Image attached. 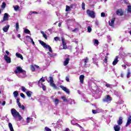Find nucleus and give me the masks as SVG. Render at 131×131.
<instances>
[{
	"label": "nucleus",
	"mask_w": 131,
	"mask_h": 131,
	"mask_svg": "<svg viewBox=\"0 0 131 131\" xmlns=\"http://www.w3.org/2000/svg\"><path fill=\"white\" fill-rule=\"evenodd\" d=\"M15 72L17 76L21 78L26 77V71L24 70L20 67H17Z\"/></svg>",
	"instance_id": "nucleus-1"
},
{
	"label": "nucleus",
	"mask_w": 131,
	"mask_h": 131,
	"mask_svg": "<svg viewBox=\"0 0 131 131\" xmlns=\"http://www.w3.org/2000/svg\"><path fill=\"white\" fill-rule=\"evenodd\" d=\"M11 113L13 117L15 120H17V117H18L19 121H21V120H22V119H23V118H22V116L20 115V113L17 112V111L15 108H12L11 110Z\"/></svg>",
	"instance_id": "nucleus-2"
},
{
	"label": "nucleus",
	"mask_w": 131,
	"mask_h": 131,
	"mask_svg": "<svg viewBox=\"0 0 131 131\" xmlns=\"http://www.w3.org/2000/svg\"><path fill=\"white\" fill-rule=\"evenodd\" d=\"M47 80L48 82H49L50 84V86H52L54 89H55L57 90L58 88H57V86L56 85V84L54 83V78L53 77L50 76L48 78V79H47Z\"/></svg>",
	"instance_id": "nucleus-3"
},
{
	"label": "nucleus",
	"mask_w": 131,
	"mask_h": 131,
	"mask_svg": "<svg viewBox=\"0 0 131 131\" xmlns=\"http://www.w3.org/2000/svg\"><path fill=\"white\" fill-rule=\"evenodd\" d=\"M39 43H40V45H41V46H42V47H43V48H46V49H48L50 53H53V50H52V48L51 47V46L47 45V43H45V42L41 40H39Z\"/></svg>",
	"instance_id": "nucleus-4"
},
{
	"label": "nucleus",
	"mask_w": 131,
	"mask_h": 131,
	"mask_svg": "<svg viewBox=\"0 0 131 131\" xmlns=\"http://www.w3.org/2000/svg\"><path fill=\"white\" fill-rule=\"evenodd\" d=\"M63 48L59 47V50H66L67 49V45L66 44V41L63 37H61Z\"/></svg>",
	"instance_id": "nucleus-5"
},
{
	"label": "nucleus",
	"mask_w": 131,
	"mask_h": 131,
	"mask_svg": "<svg viewBox=\"0 0 131 131\" xmlns=\"http://www.w3.org/2000/svg\"><path fill=\"white\" fill-rule=\"evenodd\" d=\"M86 13L88 15V16H89V17H91V18H95V12L93 11H91L90 10H88L86 11Z\"/></svg>",
	"instance_id": "nucleus-6"
},
{
	"label": "nucleus",
	"mask_w": 131,
	"mask_h": 131,
	"mask_svg": "<svg viewBox=\"0 0 131 131\" xmlns=\"http://www.w3.org/2000/svg\"><path fill=\"white\" fill-rule=\"evenodd\" d=\"M9 17H10V15L8 13H5L3 19L1 21V23H3L5 21H8L9 20Z\"/></svg>",
	"instance_id": "nucleus-7"
},
{
	"label": "nucleus",
	"mask_w": 131,
	"mask_h": 131,
	"mask_svg": "<svg viewBox=\"0 0 131 131\" xmlns=\"http://www.w3.org/2000/svg\"><path fill=\"white\" fill-rule=\"evenodd\" d=\"M111 97H110V95H107L106 97L103 99V102L106 103H110L111 102Z\"/></svg>",
	"instance_id": "nucleus-8"
},
{
	"label": "nucleus",
	"mask_w": 131,
	"mask_h": 131,
	"mask_svg": "<svg viewBox=\"0 0 131 131\" xmlns=\"http://www.w3.org/2000/svg\"><path fill=\"white\" fill-rule=\"evenodd\" d=\"M43 78V77L41 78L40 80L38 81V85L41 88L42 85H43V84H42V82H45L46 81V80L42 79Z\"/></svg>",
	"instance_id": "nucleus-9"
},
{
	"label": "nucleus",
	"mask_w": 131,
	"mask_h": 131,
	"mask_svg": "<svg viewBox=\"0 0 131 131\" xmlns=\"http://www.w3.org/2000/svg\"><path fill=\"white\" fill-rule=\"evenodd\" d=\"M4 59L8 63H11V57L8 56V55L6 54L4 55Z\"/></svg>",
	"instance_id": "nucleus-10"
},
{
	"label": "nucleus",
	"mask_w": 131,
	"mask_h": 131,
	"mask_svg": "<svg viewBox=\"0 0 131 131\" xmlns=\"http://www.w3.org/2000/svg\"><path fill=\"white\" fill-rule=\"evenodd\" d=\"M59 87L61 88L62 90L64 91V92H66L67 94H70V91H69V89L66 88V87L61 85H60Z\"/></svg>",
	"instance_id": "nucleus-11"
},
{
	"label": "nucleus",
	"mask_w": 131,
	"mask_h": 131,
	"mask_svg": "<svg viewBox=\"0 0 131 131\" xmlns=\"http://www.w3.org/2000/svg\"><path fill=\"white\" fill-rule=\"evenodd\" d=\"M115 21V18H112L111 21L108 22V24L110 26H112V27H114V22Z\"/></svg>",
	"instance_id": "nucleus-12"
},
{
	"label": "nucleus",
	"mask_w": 131,
	"mask_h": 131,
	"mask_svg": "<svg viewBox=\"0 0 131 131\" xmlns=\"http://www.w3.org/2000/svg\"><path fill=\"white\" fill-rule=\"evenodd\" d=\"M123 118L122 117H119V120L117 121L118 125H121V124H122V123L123 122Z\"/></svg>",
	"instance_id": "nucleus-13"
},
{
	"label": "nucleus",
	"mask_w": 131,
	"mask_h": 131,
	"mask_svg": "<svg viewBox=\"0 0 131 131\" xmlns=\"http://www.w3.org/2000/svg\"><path fill=\"white\" fill-rule=\"evenodd\" d=\"M69 61H70V59L69 58H67L63 61L64 66L68 65V64L69 63Z\"/></svg>",
	"instance_id": "nucleus-14"
},
{
	"label": "nucleus",
	"mask_w": 131,
	"mask_h": 131,
	"mask_svg": "<svg viewBox=\"0 0 131 131\" xmlns=\"http://www.w3.org/2000/svg\"><path fill=\"white\" fill-rule=\"evenodd\" d=\"M116 13L118 16H122L123 15V12H122V10L121 9L118 10Z\"/></svg>",
	"instance_id": "nucleus-15"
},
{
	"label": "nucleus",
	"mask_w": 131,
	"mask_h": 131,
	"mask_svg": "<svg viewBox=\"0 0 131 131\" xmlns=\"http://www.w3.org/2000/svg\"><path fill=\"white\" fill-rule=\"evenodd\" d=\"M118 63V56H116L113 62V65L115 66Z\"/></svg>",
	"instance_id": "nucleus-16"
},
{
	"label": "nucleus",
	"mask_w": 131,
	"mask_h": 131,
	"mask_svg": "<svg viewBox=\"0 0 131 131\" xmlns=\"http://www.w3.org/2000/svg\"><path fill=\"white\" fill-rule=\"evenodd\" d=\"M9 28H10V25H8L7 26H5L4 28H3V31L4 32H8V30H9Z\"/></svg>",
	"instance_id": "nucleus-17"
},
{
	"label": "nucleus",
	"mask_w": 131,
	"mask_h": 131,
	"mask_svg": "<svg viewBox=\"0 0 131 131\" xmlns=\"http://www.w3.org/2000/svg\"><path fill=\"white\" fill-rule=\"evenodd\" d=\"M114 128L115 131H119L120 130V126L119 125H115L114 126Z\"/></svg>",
	"instance_id": "nucleus-18"
},
{
	"label": "nucleus",
	"mask_w": 131,
	"mask_h": 131,
	"mask_svg": "<svg viewBox=\"0 0 131 131\" xmlns=\"http://www.w3.org/2000/svg\"><path fill=\"white\" fill-rule=\"evenodd\" d=\"M131 123V116H130L127 119V123L126 124V126H128Z\"/></svg>",
	"instance_id": "nucleus-19"
},
{
	"label": "nucleus",
	"mask_w": 131,
	"mask_h": 131,
	"mask_svg": "<svg viewBox=\"0 0 131 131\" xmlns=\"http://www.w3.org/2000/svg\"><path fill=\"white\" fill-rule=\"evenodd\" d=\"M15 56L16 57H17V58H19L20 59H21V60H23V56H22V54H20L19 53H16L15 54Z\"/></svg>",
	"instance_id": "nucleus-20"
},
{
	"label": "nucleus",
	"mask_w": 131,
	"mask_h": 131,
	"mask_svg": "<svg viewBox=\"0 0 131 131\" xmlns=\"http://www.w3.org/2000/svg\"><path fill=\"white\" fill-rule=\"evenodd\" d=\"M79 79L81 83H83V80L84 79V76L83 75H81L79 77Z\"/></svg>",
	"instance_id": "nucleus-21"
},
{
	"label": "nucleus",
	"mask_w": 131,
	"mask_h": 131,
	"mask_svg": "<svg viewBox=\"0 0 131 131\" xmlns=\"http://www.w3.org/2000/svg\"><path fill=\"white\" fill-rule=\"evenodd\" d=\"M26 93L29 98H31V96H32V94H33L31 91H27Z\"/></svg>",
	"instance_id": "nucleus-22"
},
{
	"label": "nucleus",
	"mask_w": 131,
	"mask_h": 131,
	"mask_svg": "<svg viewBox=\"0 0 131 131\" xmlns=\"http://www.w3.org/2000/svg\"><path fill=\"white\" fill-rule=\"evenodd\" d=\"M8 126L10 131H14V128L13 127V125H12V123H9Z\"/></svg>",
	"instance_id": "nucleus-23"
},
{
	"label": "nucleus",
	"mask_w": 131,
	"mask_h": 131,
	"mask_svg": "<svg viewBox=\"0 0 131 131\" xmlns=\"http://www.w3.org/2000/svg\"><path fill=\"white\" fill-rule=\"evenodd\" d=\"M40 33H41L43 37H44V38H45V39H48V37L47 36V34H46V33H45L44 31H41Z\"/></svg>",
	"instance_id": "nucleus-24"
},
{
	"label": "nucleus",
	"mask_w": 131,
	"mask_h": 131,
	"mask_svg": "<svg viewBox=\"0 0 131 131\" xmlns=\"http://www.w3.org/2000/svg\"><path fill=\"white\" fill-rule=\"evenodd\" d=\"M24 29L25 33L26 34H31V33L30 32V31L28 30V29L24 28Z\"/></svg>",
	"instance_id": "nucleus-25"
},
{
	"label": "nucleus",
	"mask_w": 131,
	"mask_h": 131,
	"mask_svg": "<svg viewBox=\"0 0 131 131\" xmlns=\"http://www.w3.org/2000/svg\"><path fill=\"white\" fill-rule=\"evenodd\" d=\"M47 54L50 56V57H51V58H53L56 56V53H53V52H48Z\"/></svg>",
	"instance_id": "nucleus-26"
},
{
	"label": "nucleus",
	"mask_w": 131,
	"mask_h": 131,
	"mask_svg": "<svg viewBox=\"0 0 131 131\" xmlns=\"http://www.w3.org/2000/svg\"><path fill=\"white\" fill-rule=\"evenodd\" d=\"M26 39L27 41H31L32 40V38L30 36H26Z\"/></svg>",
	"instance_id": "nucleus-27"
},
{
	"label": "nucleus",
	"mask_w": 131,
	"mask_h": 131,
	"mask_svg": "<svg viewBox=\"0 0 131 131\" xmlns=\"http://www.w3.org/2000/svg\"><path fill=\"white\" fill-rule=\"evenodd\" d=\"M55 106H57L58 104H59V103H60V100H59L58 99H54V101Z\"/></svg>",
	"instance_id": "nucleus-28"
},
{
	"label": "nucleus",
	"mask_w": 131,
	"mask_h": 131,
	"mask_svg": "<svg viewBox=\"0 0 131 131\" xmlns=\"http://www.w3.org/2000/svg\"><path fill=\"white\" fill-rule=\"evenodd\" d=\"M61 99L63 100V102H65V103H67L69 101V100H68L67 99H66V96L61 97Z\"/></svg>",
	"instance_id": "nucleus-29"
},
{
	"label": "nucleus",
	"mask_w": 131,
	"mask_h": 131,
	"mask_svg": "<svg viewBox=\"0 0 131 131\" xmlns=\"http://www.w3.org/2000/svg\"><path fill=\"white\" fill-rule=\"evenodd\" d=\"M17 105L19 108H20L23 110H24V109H25V106H24V105H21V103H17Z\"/></svg>",
	"instance_id": "nucleus-30"
},
{
	"label": "nucleus",
	"mask_w": 131,
	"mask_h": 131,
	"mask_svg": "<svg viewBox=\"0 0 131 131\" xmlns=\"http://www.w3.org/2000/svg\"><path fill=\"white\" fill-rule=\"evenodd\" d=\"M126 76L127 78H129L130 76V70L129 69L127 70V73Z\"/></svg>",
	"instance_id": "nucleus-31"
},
{
	"label": "nucleus",
	"mask_w": 131,
	"mask_h": 131,
	"mask_svg": "<svg viewBox=\"0 0 131 131\" xmlns=\"http://www.w3.org/2000/svg\"><path fill=\"white\" fill-rule=\"evenodd\" d=\"M19 95V93H18V91H14L13 92V96L14 98H17L18 97V95Z\"/></svg>",
	"instance_id": "nucleus-32"
},
{
	"label": "nucleus",
	"mask_w": 131,
	"mask_h": 131,
	"mask_svg": "<svg viewBox=\"0 0 131 131\" xmlns=\"http://www.w3.org/2000/svg\"><path fill=\"white\" fill-rule=\"evenodd\" d=\"M99 111H101V110H92V113H93V114H97V113H99V112H100Z\"/></svg>",
	"instance_id": "nucleus-33"
},
{
	"label": "nucleus",
	"mask_w": 131,
	"mask_h": 131,
	"mask_svg": "<svg viewBox=\"0 0 131 131\" xmlns=\"http://www.w3.org/2000/svg\"><path fill=\"white\" fill-rule=\"evenodd\" d=\"M13 8H14V11H18V10L19 9V7L18 5L13 6Z\"/></svg>",
	"instance_id": "nucleus-34"
},
{
	"label": "nucleus",
	"mask_w": 131,
	"mask_h": 131,
	"mask_svg": "<svg viewBox=\"0 0 131 131\" xmlns=\"http://www.w3.org/2000/svg\"><path fill=\"white\" fill-rule=\"evenodd\" d=\"M6 6H7V4H6V3L3 2L2 6H1V8L3 10H5V8H6Z\"/></svg>",
	"instance_id": "nucleus-35"
},
{
	"label": "nucleus",
	"mask_w": 131,
	"mask_h": 131,
	"mask_svg": "<svg viewBox=\"0 0 131 131\" xmlns=\"http://www.w3.org/2000/svg\"><path fill=\"white\" fill-rule=\"evenodd\" d=\"M21 91L24 93H26V92H27V89H26V88L23 86H21Z\"/></svg>",
	"instance_id": "nucleus-36"
},
{
	"label": "nucleus",
	"mask_w": 131,
	"mask_h": 131,
	"mask_svg": "<svg viewBox=\"0 0 131 131\" xmlns=\"http://www.w3.org/2000/svg\"><path fill=\"white\" fill-rule=\"evenodd\" d=\"M69 102L71 105H72V104H75V102H74V100L69 99Z\"/></svg>",
	"instance_id": "nucleus-37"
},
{
	"label": "nucleus",
	"mask_w": 131,
	"mask_h": 131,
	"mask_svg": "<svg viewBox=\"0 0 131 131\" xmlns=\"http://www.w3.org/2000/svg\"><path fill=\"white\" fill-rule=\"evenodd\" d=\"M94 46H99V41L98 40H95L94 42Z\"/></svg>",
	"instance_id": "nucleus-38"
},
{
	"label": "nucleus",
	"mask_w": 131,
	"mask_h": 131,
	"mask_svg": "<svg viewBox=\"0 0 131 131\" xmlns=\"http://www.w3.org/2000/svg\"><path fill=\"white\" fill-rule=\"evenodd\" d=\"M15 29L17 31L19 30V23H16Z\"/></svg>",
	"instance_id": "nucleus-39"
},
{
	"label": "nucleus",
	"mask_w": 131,
	"mask_h": 131,
	"mask_svg": "<svg viewBox=\"0 0 131 131\" xmlns=\"http://www.w3.org/2000/svg\"><path fill=\"white\" fill-rule=\"evenodd\" d=\"M83 60L85 65H86V63L89 62V58L88 57H86L85 59H83Z\"/></svg>",
	"instance_id": "nucleus-40"
},
{
	"label": "nucleus",
	"mask_w": 131,
	"mask_h": 131,
	"mask_svg": "<svg viewBox=\"0 0 131 131\" xmlns=\"http://www.w3.org/2000/svg\"><path fill=\"white\" fill-rule=\"evenodd\" d=\"M128 13H131V6H127V10Z\"/></svg>",
	"instance_id": "nucleus-41"
},
{
	"label": "nucleus",
	"mask_w": 131,
	"mask_h": 131,
	"mask_svg": "<svg viewBox=\"0 0 131 131\" xmlns=\"http://www.w3.org/2000/svg\"><path fill=\"white\" fill-rule=\"evenodd\" d=\"M31 70L32 71H35V67L33 65L31 66Z\"/></svg>",
	"instance_id": "nucleus-42"
},
{
	"label": "nucleus",
	"mask_w": 131,
	"mask_h": 131,
	"mask_svg": "<svg viewBox=\"0 0 131 131\" xmlns=\"http://www.w3.org/2000/svg\"><path fill=\"white\" fill-rule=\"evenodd\" d=\"M88 29V32L90 33L92 32V28L90 26L88 27L87 28Z\"/></svg>",
	"instance_id": "nucleus-43"
},
{
	"label": "nucleus",
	"mask_w": 131,
	"mask_h": 131,
	"mask_svg": "<svg viewBox=\"0 0 131 131\" xmlns=\"http://www.w3.org/2000/svg\"><path fill=\"white\" fill-rule=\"evenodd\" d=\"M69 11H70V7L67 5L66 9V12H68Z\"/></svg>",
	"instance_id": "nucleus-44"
},
{
	"label": "nucleus",
	"mask_w": 131,
	"mask_h": 131,
	"mask_svg": "<svg viewBox=\"0 0 131 131\" xmlns=\"http://www.w3.org/2000/svg\"><path fill=\"white\" fill-rule=\"evenodd\" d=\"M85 4H84V3H82V8L83 9V10H85Z\"/></svg>",
	"instance_id": "nucleus-45"
},
{
	"label": "nucleus",
	"mask_w": 131,
	"mask_h": 131,
	"mask_svg": "<svg viewBox=\"0 0 131 131\" xmlns=\"http://www.w3.org/2000/svg\"><path fill=\"white\" fill-rule=\"evenodd\" d=\"M40 88H41L43 90V91H46L47 88H46V85L43 84Z\"/></svg>",
	"instance_id": "nucleus-46"
},
{
	"label": "nucleus",
	"mask_w": 131,
	"mask_h": 131,
	"mask_svg": "<svg viewBox=\"0 0 131 131\" xmlns=\"http://www.w3.org/2000/svg\"><path fill=\"white\" fill-rule=\"evenodd\" d=\"M20 97H21V98H23V99H25V95H24V94L20 93Z\"/></svg>",
	"instance_id": "nucleus-47"
},
{
	"label": "nucleus",
	"mask_w": 131,
	"mask_h": 131,
	"mask_svg": "<svg viewBox=\"0 0 131 131\" xmlns=\"http://www.w3.org/2000/svg\"><path fill=\"white\" fill-rule=\"evenodd\" d=\"M32 14H37V12L35 11H31L29 13L30 15H32Z\"/></svg>",
	"instance_id": "nucleus-48"
},
{
	"label": "nucleus",
	"mask_w": 131,
	"mask_h": 131,
	"mask_svg": "<svg viewBox=\"0 0 131 131\" xmlns=\"http://www.w3.org/2000/svg\"><path fill=\"white\" fill-rule=\"evenodd\" d=\"M107 38L108 40H109V41H111V37L110 36V35H107Z\"/></svg>",
	"instance_id": "nucleus-49"
},
{
	"label": "nucleus",
	"mask_w": 131,
	"mask_h": 131,
	"mask_svg": "<svg viewBox=\"0 0 131 131\" xmlns=\"http://www.w3.org/2000/svg\"><path fill=\"white\" fill-rule=\"evenodd\" d=\"M29 120H30V118L28 117L27 118V123H29V122H30V121H29Z\"/></svg>",
	"instance_id": "nucleus-50"
},
{
	"label": "nucleus",
	"mask_w": 131,
	"mask_h": 131,
	"mask_svg": "<svg viewBox=\"0 0 131 131\" xmlns=\"http://www.w3.org/2000/svg\"><path fill=\"white\" fill-rule=\"evenodd\" d=\"M45 130H46V131H51V129H50V128H48V127H45Z\"/></svg>",
	"instance_id": "nucleus-51"
},
{
	"label": "nucleus",
	"mask_w": 131,
	"mask_h": 131,
	"mask_svg": "<svg viewBox=\"0 0 131 131\" xmlns=\"http://www.w3.org/2000/svg\"><path fill=\"white\" fill-rule=\"evenodd\" d=\"M105 13L102 12L101 13V17H105Z\"/></svg>",
	"instance_id": "nucleus-52"
},
{
	"label": "nucleus",
	"mask_w": 131,
	"mask_h": 131,
	"mask_svg": "<svg viewBox=\"0 0 131 131\" xmlns=\"http://www.w3.org/2000/svg\"><path fill=\"white\" fill-rule=\"evenodd\" d=\"M54 40H55L56 41H58V40H59V37H54Z\"/></svg>",
	"instance_id": "nucleus-53"
},
{
	"label": "nucleus",
	"mask_w": 131,
	"mask_h": 131,
	"mask_svg": "<svg viewBox=\"0 0 131 131\" xmlns=\"http://www.w3.org/2000/svg\"><path fill=\"white\" fill-rule=\"evenodd\" d=\"M107 59H108V57L105 56L104 60L105 63H107Z\"/></svg>",
	"instance_id": "nucleus-54"
},
{
	"label": "nucleus",
	"mask_w": 131,
	"mask_h": 131,
	"mask_svg": "<svg viewBox=\"0 0 131 131\" xmlns=\"http://www.w3.org/2000/svg\"><path fill=\"white\" fill-rule=\"evenodd\" d=\"M16 103H17V104L20 103V99H19V98H17V100H16Z\"/></svg>",
	"instance_id": "nucleus-55"
},
{
	"label": "nucleus",
	"mask_w": 131,
	"mask_h": 131,
	"mask_svg": "<svg viewBox=\"0 0 131 131\" xmlns=\"http://www.w3.org/2000/svg\"><path fill=\"white\" fill-rule=\"evenodd\" d=\"M122 67H123L124 69H126V66L125 64L122 65Z\"/></svg>",
	"instance_id": "nucleus-56"
},
{
	"label": "nucleus",
	"mask_w": 131,
	"mask_h": 131,
	"mask_svg": "<svg viewBox=\"0 0 131 131\" xmlns=\"http://www.w3.org/2000/svg\"><path fill=\"white\" fill-rule=\"evenodd\" d=\"M93 61H93V62H94V63L95 64V65H96L97 66H98V62L95 61L94 58H93Z\"/></svg>",
	"instance_id": "nucleus-57"
},
{
	"label": "nucleus",
	"mask_w": 131,
	"mask_h": 131,
	"mask_svg": "<svg viewBox=\"0 0 131 131\" xmlns=\"http://www.w3.org/2000/svg\"><path fill=\"white\" fill-rule=\"evenodd\" d=\"M95 25H96V26H98V25H99V21L98 20H96L95 21Z\"/></svg>",
	"instance_id": "nucleus-58"
},
{
	"label": "nucleus",
	"mask_w": 131,
	"mask_h": 131,
	"mask_svg": "<svg viewBox=\"0 0 131 131\" xmlns=\"http://www.w3.org/2000/svg\"><path fill=\"white\" fill-rule=\"evenodd\" d=\"M66 80L68 82H69V77H66Z\"/></svg>",
	"instance_id": "nucleus-59"
},
{
	"label": "nucleus",
	"mask_w": 131,
	"mask_h": 131,
	"mask_svg": "<svg viewBox=\"0 0 131 131\" xmlns=\"http://www.w3.org/2000/svg\"><path fill=\"white\" fill-rule=\"evenodd\" d=\"M6 105V101H4L3 103H2V106H5Z\"/></svg>",
	"instance_id": "nucleus-60"
},
{
	"label": "nucleus",
	"mask_w": 131,
	"mask_h": 131,
	"mask_svg": "<svg viewBox=\"0 0 131 131\" xmlns=\"http://www.w3.org/2000/svg\"><path fill=\"white\" fill-rule=\"evenodd\" d=\"M6 54H7V55L8 56L10 54V52L7 50L6 51Z\"/></svg>",
	"instance_id": "nucleus-61"
},
{
	"label": "nucleus",
	"mask_w": 131,
	"mask_h": 131,
	"mask_svg": "<svg viewBox=\"0 0 131 131\" xmlns=\"http://www.w3.org/2000/svg\"><path fill=\"white\" fill-rule=\"evenodd\" d=\"M105 86H106L107 88H110V84H105Z\"/></svg>",
	"instance_id": "nucleus-62"
},
{
	"label": "nucleus",
	"mask_w": 131,
	"mask_h": 131,
	"mask_svg": "<svg viewBox=\"0 0 131 131\" xmlns=\"http://www.w3.org/2000/svg\"><path fill=\"white\" fill-rule=\"evenodd\" d=\"M77 30H78V29L76 28V29H75L74 30H73V32H75V31H77Z\"/></svg>",
	"instance_id": "nucleus-63"
},
{
	"label": "nucleus",
	"mask_w": 131,
	"mask_h": 131,
	"mask_svg": "<svg viewBox=\"0 0 131 131\" xmlns=\"http://www.w3.org/2000/svg\"><path fill=\"white\" fill-rule=\"evenodd\" d=\"M31 42H32V45H33V46H34L35 43H34V41H33V39H32Z\"/></svg>",
	"instance_id": "nucleus-64"
}]
</instances>
